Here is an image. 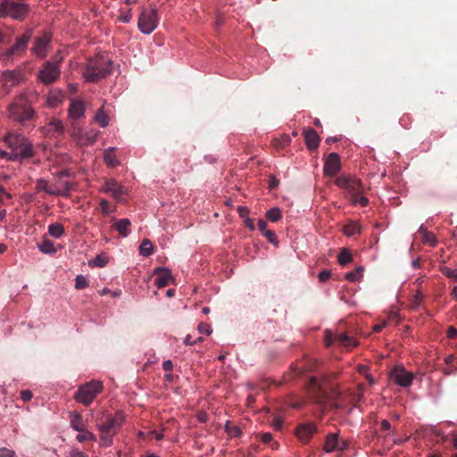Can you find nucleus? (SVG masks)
Listing matches in <instances>:
<instances>
[{
	"label": "nucleus",
	"instance_id": "47",
	"mask_svg": "<svg viewBox=\"0 0 457 457\" xmlns=\"http://www.w3.org/2000/svg\"><path fill=\"white\" fill-rule=\"evenodd\" d=\"M198 330L200 333H205L210 335L212 333V328L208 323L201 322L198 325Z\"/></svg>",
	"mask_w": 457,
	"mask_h": 457
},
{
	"label": "nucleus",
	"instance_id": "45",
	"mask_svg": "<svg viewBox=\"0 0 457 457\" xmlns=\"http://www.w3.org/2000/svg\"><path fill=\"white\" fill-rule=\"evenodd\" d=\"M353 203H360L361 206H366L369 203L368 198L363 196L362 194L353 195Z\"/></svg>",
	"mask_w": 457,
	"mask_h": 457
},
{
	"label": "nucleus",
	"instance_id": "9",
	"mask_svg": "<svg viewBox=\"0 0 457 457\" xmlns=\"http://www.w3.org/2000/svg\"><path fill=\"white\" fill-rule=\"evenodd\" d=\"M159 23V17L157 9L154 6L145 8L141 11L137 21L139 30L144 34H150L153 32Z\"/></svg>",
	"mask_w": 457,
	"mask_h": 457
},
{
	"label": "nucleus",
	"instance_id": "13",
	"mask_svg": "<svg viewBox=\"0 0 457 457\" xmlns=\"http://www.w3.org/2000/svg\"><path fill=\"white\" fill-rule=\"evenodd\" d=\"M325 344L327 346H330L333 342L337 341L340 345L345 346V347H352L355 345V342L353 338L350 337L345 333H340L334 335L332 331L326 330L325 331Z\"/></svg>",
	"mask_w": 457,
	"mask_h": 457
},
{
	"label": "nucleus",
	"instance_id": "28",
	"mask_svg": "<svg viewBox=\"0 0 457 457\" xmlns=\"http://www.w3.org/2000/svg\"><path fill=\"white\" fill-rule=\"evenodd\" d=\"M139 253L142 256L148 257L154 253V246L149 239H144L139 245Z\"/></svg>",
	"mask_w": 457,
	"mask_h": 457
},
{
	"label": "nucleus",
	"instance_id": "52",
	"mask_svg": "<svg viewBox=\"0 0 457 457\" xmlns=\"http://www.w3.org/2000/svg\"><path fill=\"white\" fill-rule=\"evenodd\" d=\"M101 211L104 214H109L110 209H109V203L107 200H101L100 202Z\"/></svg>",
	"mask_w": 457,
	"mask_h": 457
},
{
	"label": "nucleus",
	"instance_id": "51",
	"mask_svg": "<svg viewBox=\"0 0 457 457\" xmlns=\"http://www.w3.org/2000/svg\"><path fill=\"white\" fill-rule=\"evenodd\" d=\"M424 240L431 245H434L436 242L435 236L432 233H428V232L425 233Z\"/></svg>",
	"mask_w": 457,
	"mask_h": 457
},
{
	"label": "nucleus",
	"instance_id": "8",
	"mask_svg": "<svg viewBox=\"0 0 457 457\" xmlns=\"http://www.w3.org/2000/svg\"><path fill=\"white\" fill-rule=\"evenodd\" d=\"M63 57L55 61H46L42 63L38 72L37 79L44 85H50L54 83L60 79L61 68L60 64L62 62Z\"/></svg>",
	"mask_w": 457,
	"mask_h": 457
},
{
	"label": "nucleus",
	"instance_id": "60",
	"mask_svg": "<svg viewBox=\"0 0 457 457\" xmlns=\"http://www.w3.org/2000/svg\"><path fill=\"white\" fill-rule=\"evenodd\" d=\"M257 226H258V228L259 230L263 233L265 232L266 230H268L266 228H267V223L265 220H258V223H257Z\"/></svg>",
	"mask_w": 457,
	"mask_h": 457
},
{
	"label": "nucleus",
	"instance_id": "17",
	"mask_svg": "<svg viewBox=\"0 0 457 457\" xmlns=\"http://www.w3.org/2000/svg\"><path fill=\"white\" fill-rule=\"evenodd\" d=\"M154 273L157 276L155 283L157 287L162 288L167 287L172 279L170 270L162 267L155 268Z\"/></svg>",
	"mask_w": 457,
	"mask_h": 457
},
{
	"label": "nucleus",
	"instance_id": "20",
	"mask_svg": "<svg viewBox=\"0 0 457 457\" xmlns=\"http://www.w3.org/2000/svg\"><path fill=\"white\" fill-rule=\"evenodd\" d=\"M71 427L76 431H84L87 424L79 412H71L70 415Z\"/></svg>",
	"mask_w": 457,
	"mask_h": 457
},
{
	"label": "nucleus",
	"instance_id": "26",
	"mask_svg": "<svg viewBox=\"0 0 457 457\" xmlns=\"http://www.w3.org/2000/svg\"><path fill=\"white\" fill-rule=\"evenodd\" d=\"M344 234L347 237H352L361 233V226L354 221H350L344 226Z\"/></svg>",
	"mask_w": 457,
	"mask_h": 457
},
{
	"label": "nucleus",
	"instance_id": "42",
	"mask_svg": "<svg viewBox=\"0 0 457 457\" xmlns=\"http://www.w3.org/2000/svg\"><path fill=\"white\" fill-rule=\"evenodd\" d=\"M310 387L313 391L317 390L320 395L324 394L318 379L315 377L310 378Z\"/></svg>",
	"mask_w": 457,
	"mask_h": 457
},
{
	"label": "nucleus",
	"instance_id": "10",
	"mask_svg": "<svg viewBox=\"0 0 457 457\" xmlns=\"http://www.w3.org/2000/svg\"><path fill=\"white\" fill-rule=\"evenodd\" d=\"M25 80V74L20 69L6 70L1 75L4 90L8 94L14 87Z\"/></svg>",
	"mask_w": 457,
	"mask_h": 457
},
{
	"label": "nucleus",
	"instance_id": "53",
	"mask_svg": "<svg viewBox=\"0 0 457 457\" xmlns=\"http://www.w3.org/2000/svg\"><path fill=\"white\" fill-rule=\"evenodd\" d=\"M14 452L7 449V448H1L0 449V457H14Z\"/></svg>",
	"mask_w": 457,
	"mask_h": 457
},
{
	"label": "nucleus",
	"instance_id": "18",
	"mask_svg": "<svg viewBox=\"0 0 457 457\" xmlns=\"http://www.w3.org/2000/svg\"><path fill=\"white\" fill-rule=\"evenodd\" d=\"M303 137L307 148L310 151L316 150L319 147L320 138L313 129H307L303 131Z\"/></svg>",
	"mask_w": 457,
	"mask_h": 457
},
{
	"label": "nucleus",
	"instance_id": "25",
	"mask_svg": "<svg viewBox=\"0 0 457 457\" xmlns=\"http://www.w3.org/2000/svg\"><path fill=\"white\" fill-rule=\"evenodd\" d=\"M38 249L41 253L46 254H54L57 252L54 243L46 237L43 239L42 243L38 245Z\"/></svg>",
	"mask_w": 457,
	"mask_h": 457
},
{
	"label": "nucleus",
	"instance_id": "31",
	"mask_svg": "<svg viewBox=\"0 0 457 457\" xmlns=\"http://www.w3.org/2000/svg\"><path fill=\"white\" fill-rule=\"evenodd\" d=\"M95 120L102 127L105 128L109 124V116L104 111V108H100L95 115Z\"/></svg>",
	"mask_w": 457,
	"mask_h": 457
},
{
	"label": "nucleus",
	"instance_id": "27",
	"mask_svg": "<svg viewBox=\"0 0 457 457\" xmlns=\"http://www.w3.org/2000/svg\"><path fill=\"white\" fill-rule=\"evenodd\" d=\"M48 234L54 237L60 238L64 234V227L61 223H52L48 227Z\"/></svg>",
	"mask_w": 457,
	"mask_h": 457
},
{
	"label": "nucleus",
	"instance_id": "50",
	"mask_svg": "<svg viewBox=\"0 0 457 457\" xmlns=\"http://www.w3.org/2000/svg\"><path fill=\"white\" fill-rule=\"evenodd\" d=\"M131 19H132V14H131L130 10L128 12L121 14L120 16L118 17V20L124 23H129L131 21Z\"/></svg>",
	"mask_w": 457,
	"mask_h": 457
},
{
	"label": "nucleus",
	"instance_id": "14",
	"mask_svg": "<svg viewBox=\"0 0 457 457\" xmlns=\"http://www.w3.org/2000/svg\"><path fill=\"white\" fill-rule=\"evenodd\" d=\"M340 168L341 162L339 155L336 153H330L327 156L324 163L325 175L334 177L339 172Z\"/></svg>",
	"mask_w": 457,
	"mask_h": 457
},
{
	"label": "nucleus",
	"instance_id": "37",
	"mask_svg": "<svg viewBox=\"0 0 457 457\" xmlns=\"http://www.w3.org/2000/svg\"><path fill=\"white\" fill-rule=\"evenodd\" d=\"M88 286V280L86 277L79 275L75 278V288L83 289Z\"/></svg>",
	"mask_w": 457,
	"mask_h": 457
},
{
	"label": "nucleus",
	"instance_id": "33",
	"mask_svg": "<svg viewBox=\"0 0 457 457\" xmlns=\"http://www.w3.org/2000/svg\"><path fill=\"white\" fill-rule=\"evenodd\" d=\"M362 271H363V268L360 266L357 269H355L354 270L347 272L345 275V279H347L348 281H351V282L358 281L362 276V274H361Z\"/></svg>",
	"mask_w": 457,
	"mask_h": 457
},
{
	"label": "nucleus",
	"instance_id": "32",
	"mask_svg": "<svg viewBox=\"0 0 457 457\" xmlns=\"http://www.w3.org/2000/svg\"><path fill=\"white\" fill-rule=\"evenodd\" d=\"M282 217L281 211L278 207H273L267 211L266 218L271 222L278 221Z\"/></svg>",
	"mask_w": 457,
	"mask_h": 457
},
{
	"label": "nucleus",
	"instance_id": "48",
	"mask_svg": "<svg viewBox=\"0 0 457 457\" xmlns=\"http://www.w3.org/2000/svg\"><path fill=\"white\" fill-rule=\"evenodd\" d=\"M330 277H331V272L328 270H324L320 271L318 275V278H319L320 281H321V282H325V281L328 280Z\"/></svg>",
	"mask_w": 457,
	"mask_h": 457
},
{
	"label": "nucleus",
	"instance_id": "46",
	"mask_svg": "<svg viewBox=\"0 0 457 457\" xmlns=\"http://www.w3.org/2000/svg\"><path fill=\"white\" fill-rule=\"evenodd\" d=\"M263 444H270L272 442L273 436L270 433H262L257 436Z\"/></svg>",
	"mask_w": 457,
	"mask_h": 457
},
{
	"label": "nucleus",
	"instance_id": "19",
	"mask_svg": "<svg viewBox=\"0 0 457 457\" xmlns=\"http://www.w3.org/2000/svg\"><path fill=\"white\" fill-rule=\"evenodd\" d=\"M85 105L82 101H73L69 107V114L72 119H79L84 115Z\"/></svg>",
	"mask_w": 457,
	"mask_h": 457
},
{
	"label": "nucleus",
	"instance_id": "36",
	"mask_svg": "<svg viewBox=\"0 0 457 457\" xmlns=\"http://www.w3.org/2000/svg\"><path fill=\"white\" fill-rule=\"evenodd\" d=\"M225 430L230 437H238L241 435V429L237 426L231 425L229 422H227Z\"/></svg>",
	"mask_w": 457,
	"mask_h": 457
},
{
	"label": "nucleus",
	"instance_id": "15",
	"mask_svg": "<svg viewBox=\"0 0 457 457\" xmlns=\"http://www.w3.org/2000/svg\"><path fill=\"white\" fill-rule=\"evenodd\" d=\"M316 431L317 428L313 423H302L296 428V436L302 443L307 444Z\"/></svg>",
	"mask_w": 457,
	"mask_h": 457
},
{
	"label": "nucleus",
	"instance_id": "11",
	"mask_svg": "<svg viewBox=\"0 0 457 457\" xmlns=\"http://www.w3.org/2000/svg\"><path fill=\"white\" fill-rule=\"evenodd\" d=\"M52 36L49 33H44L41 37H37L34 40L33 46L30 51L35 56L44 59L47 56Z\"/></svg>",
	"mask_w": 457,
	"mask_h": 457
},
{
	"label": "nucleus",
	"instance_id": "16",
	"mask_svg": "<svg viewBox=\"0 0 457 457\" xmlns=\"http://www.w3.org/2000/svg\"><path fill=\"white\" fill-rule=\"evenodd\" d=\"M103 191L110 194L115 199H120L125 194V188L115 179H107L104 185Z\"/></svg>",
	"mask_w": 457,
	"mask_h": 457
},
{
	"label": "nucleus",
	"instance_id": "12",
	"mask_svg": "<svg viewBox=\"0 0 457 457\" xmlns=\"http://www.w3.org/2000/svg\"><path fill=\"white\" fill-rule=\"evenodd\" d=\"M391 379L402 387H409L413 381L414 375L403 366H396L390 373Z\"/></svg>",
	"mask_w": 457,
	"mask_h": 457
},
{
	"label": "nucleus",
	"instance_id": "6",
	"mask_svg": "<svg viewBox=\"0 0 457 457\" xmlns=\"http://www.w3.org/2000/svg\"><path fill=\"white\" fill-rule=\"evenodd\" d=\"M29 5L14 0L0 1V19L11 18L15 21H23L29 12Z\"/></svg>",
	"mask_w": 457,
	"mask_h": 457
},
{
	"label": "nucleus",
	"instance_id": "57",
	"mask_svg": "<svg viewBox=\"0 0 457 457\" xmlns=\"http://www.w3.org/2000/svg\"><path fill=\"white\" fill-rule=\"evenodd\" d=\"M162 368L165 371H171L173 369L172 361L170 360L163 361Z\"/></svg>",
	"mask_w": 457,
	"mask_h": 457
},
{
	"label": "nucleus",
	"instance_id": "63",
	"mask_svg": "<svg viewBox=\"0 0 457 457\" xmlns=\"http://www.w3.org/2000/svg\"><path fill=\"white\" fill-rule=\"evenodd\" d=\"M386 326V321H383L381 323H378V324H376L374 327H373V331L376 332V333H378L380 332Z\"/></svg>",
	"mask_w": 457,
	"mask_h": 457
},
{
	"label": "nucleus",
	"instance_id": "64",
	"mask_svg": "<svg viewBox=\"0 0 457 457\" xmlns=\"http://www.w3.org/2000/svg\"><path fill=\"white\" fill-rule=\"evenodd\" d=\"M245 225L250 229V230H253L254 229V225H253V220L250 218H246L245 220Z\"/></svg>",
	"mask_w": 457,
	"mask_h": 457
},
{
	"label": "nucleus",
	"instance_id": "3",
	"mask_svg": "<svg viewBox=\"0 0 457 457\" xmlns=\"http://www.w3.org/2000/svg\"><path fill=\"white\" fill-rule=\"evenodd\" d=\"M4 142L12 151L9 160L17 161L20 158H29L33 155L31 144L21 134L9 132L4 137Z\"/></svg>",
	"mask_w": 457,
	"mask_h": 457
},
{
	"label": "nucleus",
	"instance_id": "43",
	"mask_svg": "<svg viewBox=\"0 0 457 457\" xmlns=\"http://www.w3.org/2000/svg\"><path fill=\"white\" fill-rule=\"evenodd\" d=\"M443 272L447 278H453L454 281H457V270H453L448 267H445Z\"/></svg>",
	"mask_w": 457,
	"mask_h": 457
},
{
	"label": "nucleus",
	"instance_id": "7",
	"mask_svg": "<svg viewBox=\"0 0 457 457\" xmlns=\"http://www.w3.org/2000/svg\"><path fill=\"white\" fill-rule=\"evenodd\" d=\"M104 389L103 383L98 380H91L79 386L74 394L76 402L88 406L102 393Z\"/></svg>",
	"mask_w": 457,
	"mask_h": 457
},
{
	"label": "nucleus",
	"instance_id": "59",
	"mask_svg": "<svg viewBox=\"0 0 457 457\" xmlns=\"http://www.w3.org/2000/svg\"><path fill=\"white\" fill-rule=\"evenodd\" d=\"M278 185V180L275 177H273V176L270 177V179H269V188L270 189H273Z\"/></svg>",
	"mask_w": 457,
	"mask_h": 457
},
{
	"label": "nucleus",
	"instance_id": "35",
	"mask_svg": "<svg viewBox=\"0 0 457 457\" xmlns=\"http://www.w3.org/2000/svg\"><path fill=\"white\" fill-rule=\"evenodd\" d=\"M107 262L108 258L104 254H98L89 262V266L103 268L107 264Z\"/></svg>",
	"mask_w": 457,
	"mask_h": 457
},
{
	"label": "nucleus",
	"instance_id": "49",
	"mask_svg": "<svg viewBox=\"0 0 457 457\" xmlns=\"http://www.w3.org/2000/svg\"><path fill=\"white\" fill-rule=\"evenodd\" d=\"M66 457H88L85 453L78 450V449H72L69 452L68 455Z\"/></svg>",
	"mask_w": 457,
	"mask_h": 457
},
{
	"label": "nucleus",
	"instance_id": "56",
	"mask_svg": "<svg viewBox=\"0 0 457 457\" xmlns=\"http://www.w3.org/2000/svg\"><path fill=\"white\" fill-rule=\"evenodd\" d=\"M237 212L241 218H247V215L249 214V210L247 207L245 206H239L237 208Z\"/></svg>",
	"mask_w": 457,
	"mask_h": 457
},
{
	"label": "nucleus",
	"instance_id": "29",
	"mask_svg": "<svg viewBox=\"0 0 457 457\" xmlns=\"http://www.w3.org/2000/svg\"><path fill=\"white\" fill-rule=\"evenodd\" d=\"M338 263L342 266L346 265L347 263L353 261V255L349 249L342 248L337 256Z\"/></svg>",
	"mask_w": 457,
	"mask_h": 457
},
{
	"label": "nucleus",
	"instance_id": "55",
	"mask_svg": "<svg viewBox=\"0 0 457 457\" xmlns=\"http://www.w3.org/2000/svg\"><path fill=\"white\" fill-rule=\"evenodd\" d=\"M32 396H33V395H32L31 391H29V390H23L21 392V398L24 402L29 401L32 398Z\"/></svg>",
	"mask_w": 457,
	"mask_h": 457
},
{
	"label": "nucleus",
	"instance_id": "61",
	"mask_svg": "<svg viewBox=\"0 0 457 457\" xmlns=\"http://www.w3.org/2000/svg\"><path fill=\"white\" fill-rule=\"evenodd\" d=\"M381 429L383 431H390L391 430V424L387 420H383L381 421Z\"/></svg>",
	"mask_w": 457,
	"mask_h": 457
},
{
	"label": "nucleus",
	"instance_id": "39",
	"mask_svg": "<svg viewBox=\"0 0 457 457\" xmlns=\"http://www.w3.org/2000/svg\"><path fill=\"white\" fill-rule=\"evenodd\" d=\"M422 299H423V295L418 291L411 298V309H416L418 308L421 302H422Z\"/></svg>",
	"mask_w": 457,
	"mask_h": 457
},
{
	"label": "nucleus",
	"instance_id": "40",
	"mask_svg": "<svg viewBox=\"0 0 457 457\" xmlns=\"http://www.w3.org/2000/svg\"><path fill=\"white\" fill-rule=\"evenodd\" d=\"M350 180H351V179H348L345 176H340V177L337 178L335 184L341 188H345L348 190V187L350 185Z\"/></svg>",
	"mask_w": 457,
	"mask_h": 457
},
{
	"label": "nucleus",
	"instance_id": "5",
	"mask_svg": "<svg viewBox=\"0 0 457 457\" xmlns=\"http://www.w3.org/2000/svg\"><path fill=\"white\" fill-rule=\"evenodd\" d=\"M33 29H26L24 33L16 37L13 46L5 51L0 53V61L9 62L12 61L14 56L21 57L26 54L28 45L32 37Z\"/></svg>",
	"mask_w": 457,
	"mask_h": 457
},
{
	"label": "nucleus",
	"instance_id": "1",
	"mask_svg": "<svg viewBox=\"0 0 457 457\" xmlns=\"http://www.w3.org/2000/svg\"><path fill=\"white\" fill-rule=\"evenodd\" d=\"M36 97L32 92H23L15 96L7 107L8 117L15 122L25 125L35 119L36 113L31 107L32 99Z\"/></svg>",
	"mask_w": 457,
	"mask_h": 457
},
{
	"label": "nucleus",
	"instance_id": "30",
	"mask_svg": "<svg viewBox=\"0 0 457 457\" xmlns=\"http://www.w3.org/2000/svg\"><path fill=\"white\" fill-rule=\"evenodd\" d=\"M363 190L364 187L360 179H351L348 191L351 192L353 195H358L360 194H362Z\"/></svg>",
	"mask_w": 457,
	"mask_h": 457
},
{
	"label": "nucleus",
	"instance_id": "38",
	"mask_svg": "<svg viewBox=\"0 0 457 457\" xmlns=\"http://www.w3.org/2000/svg\"><path fill=\"white\" fill-rule=\"evenodd\" d=\"M37 189L46 192L50 195V192H54V186H49L44 179H39L37 183Z\"/></svg>",
	"mask_w": 457,
	"mask_h": 457
},
{
	"label": "nucleus",
	"instance_id": "54",
	"mask_svg": "<svg viewBox=\"0 0 457 457\" xmlns=\"http://www.w3.org/2000/svg\"><path fill=\"white\" fill-rule=\"evenodd\" d=\"M348 445H349V444H348L347 441L342 440V439L338 438V444L337 445V451H340V452L345 451V449L348 448Z\"/></svg>",
	"mask_w": 457,
	"mask_h": 457
},
{
	"label": "nucleus",
	"instance_id": "44",
	"mask_svg": "<svg viewBox=\"0 0 457 457\" xmlns=\"http://www.w3.org/2000/svg\"><path fill=\"white\" fill-rule=\"evenodd\" d=\"M263 236L272 244H278L277 235L272 230H266L262 233Z\"/></svg>",
	"mask_w": 457,
	"mask_h": 457
},
{
	"label": "nucleus",
	"instance_id": "62",
	"mask_svg": "<svg viewBox=\"0 0 457 457\" xmlns=\"http://www.w3.org/2000/svg\"><path fill=\"white\" fill-rule=\"evenodd\" d=\"M447 337L449 338H454L457 337V329L453 327H450L447 330Z\"/></svg>",
	"mask_w": 457,
	"mask_h": 457
},
{
	"label": "nucleus",
	"instance_id": "22",
	"mask_svg": "<svg viewBox=\"0 0 457 457\" xmlns=\"http://www.w3.org/2000/svg\"><path fill=\"white\" fill-rule=\"evenodd\" d=\"M338 444V436L336 433H329L325 438L323 449L327 453L337 451V445Z\"/></svg>",
	"mask_w": 457,
	"mask_h": 457
},
{
	"label": "nucleus",
	"instance_id": "2",
	"mask_svg": "<svg viewBox=\"0 0 457 457\" xmlns=\"http://www.w3.org/2000/svg\"><path fill=\"white\" fill-rule=\"evenodd\" d=\"M125 421L123 411H118L114 415L108 414L97 420L96 427L100 432V445L104 447L111 446L113 436L117 434Z\"/></svg>",
	"mask_w": 457,
	"mask_h": 457
},
{
	"label": "nucleus",
	"instance_id": "24",
	"mask_svg": "<svg viewBox=\"0 0 457 457\" xmlns=\"http://www.w3.org/2000/svg\"><path fill=\"white\" fill-rule=\"evenodd\" d=\"M129 226L130 221L129 219H120L114 224L115 229L121 237H127L129 235Z\"/></svg>",
	"mask_w": 457,
	"mask_h": 457
},
{
	"label": "nucleus",
	"instance_id": "4",
	"mask_svg": "<svg viewBox=\"0 0 457 457\" xmlns=\"http://www.w3.org/2000/svg\"><path fill=\"white\" fill-rule=\"evenodd\" d=\"M112 61L104 55H96L87 63L83 76L87 81L97 82L112 71Z\"/></svg>",
	"mask_w": 457,
	"mask_h": 457
},
{
	"label": "nucleus",
	"instance_id": "34",
	"mask_svg": "<svg viewBox=\"0 0 457 457\" xmlns=\"http://www.w3.org/2000/svg\"><path fill=\"white\" fill-rule=\"evenodd\" d=\"M80 434H79L77 436H76V439L79 442V443H84V442H87V441H96V436L87 430L86 428L84 429V431H79Z\"/></svg>",
	"mask_w": 457,
	"mask_h": 457
},
{
	"label": "nucleus",
	"instance_id": "21",
	"mask_svg": "<svg viewBox=\"0 0 457 457\" xmlns=\"http://www.w3.org/2000/svg\"><path fill=\"white\" fill-rule=\"evenodd\" d=\"M72 189L73 184L71 182L65 181L58 187L54 186V192H50V195L57 196H68Z\"/></svg>",
	"mask_w": 457,
	"mask_h": 457
},
{
	"label": "nucleus",
	"instance_id": "41",
	"mask_svg": "<svg viewBox=\"0 0 457 457\" xmlns=\"http://www.w3.org/2000/svg\"><path fill=\"white\" fill-rule=\"evenodd\" d=\"M305 370V368L303 365L296 364L292 367L291 372L287 375L288 378L297 377L303 374Z\"/></svg>",
	"mask_w": 457,
	"mask_h": 457
},
{
	"label": "nucleus",
	"instance_id": "23",
	"mask_svg": "<svg viewBox=\"0 0 457 457\" xmlns=\"http://www.w3.org/2000/svg\"><path fill=\"white\" fill-rule=\"evenodd\" d=\"M104 160L107 166L109 167H116L120 164V162L117 159V156L114 153V148L110 147L104 151Z\"/></svg>",
	"mask_w": 457,
	"mask_h": 457
},
{
	"label": "nucleus",
	"instance_id": "58",
	"mask_svg": "<svg viewBox=\"0 0 457 457\" xmlns=\"http://www.w3.org/2000/svg\"><path fill=\"white\" fill-rule=\"evenodd\" d=\"M359 371L361 373V374H365L368 381L370 384H373L374 383V379L368 374H366V371H367V367L366 366H361L360 369H359Z\"/></svg>",
	"mask_w": 457,
	"mask_h": 457
}]
</instances>
